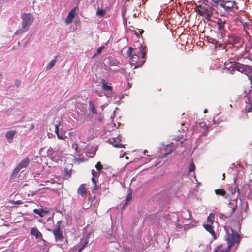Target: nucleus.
Instances as JSON below:
<instances>
[{
    "label": "nucleus",
    "mask_w": 252,
    "mask_h": 252,
    "mask_svg": "<svg viewBox=\"0 0 252 252\" xmlns=\"http://www.w3.org/2000/svg\"><path fill=\"white\" fill-rule=\"evenodd\" d=\"M147 54L146 47L143 45L140 46L139 51H135V49L129 47L126 52V55L129 57V63L131 65H134V68L142 66L145 63V57Z\"/></svg>",
    "instance_id": "obj_1"
},
{
    "label": "nucleus",
    "mask_w": 252,
    "mask_h": 252,
    "mask_svg": "<svg viewBox=\"0 0 252 252\" xmlns=\"http://www.w3.org/2000/svg\"><path fill=\"white\" fill-rule=\"evenodd\" d=\"M213 7L212 2L209 0H206L201 4L196 6L195 10L199 15L204 17L208 20H210V18L213 15Z\"/></svg>",
    "instance_id": "obj_2"
},
{
    "label": "nucleus",
    "mask_w": 252,
    "mask_h": 252,
    "mask_svg": "<svg viewBox=\"0 0 252 252\" xmlns=\"http://www.w3.org/2000/svg\"><path fill=\"white\" fill-rule=\"evenodd\" d=\"M224 229L227 232L226 236V241L228 247L231 248L235 244L239 243L241 239V236L237 231H235L231 226H224Z\"/></svg>",
    "instance_id": "obj_3"
},
{
    "label": "nucleus",
    "mask_w": 252,
    "mask_h": 252,
    "mask_svg": "<svg viewBox=\"0 0 252 252\" xmlns=\"http://www.w3.org/2000/svg\"><path fill=\"white\" fill-rule=\"evenodd\" d=\"M217 5L222 7L225 11L231 10L233 8L238 10L239 7L235 0H218L214 1Z\"/></svg>",
    "instance_id": "obj_4"
},
{
    "label": "nucleus",
    "mask_w": 252,
    "mask_h": 252,
    "mask_svg": "<svg viewBox=\"0 0 252 252\" xmlns=\"http://www.w3.org/2000/svg\"><path fill=\"white\" fill-rule=\"evenodd\" d=\"M230 67L236 69L238 71L247 75L252 72V66L244 65L237 62H230Z\"/></svg>",
    "instance_id": "obj_5"
},
{
    "label": "nucleus",
    "mask_w": 252,
    "mask_h": 252,
    "mask_svg": "<svg viewBox=\"0 0 252 252\" xmlns=\"http://www.w3.org/2000/svg\"><path fill=\"white\" fill-rule=\"evenodd\" d=\"M22 26L25 29H28L33 21V18L31 14L25 13L21 15Z\"/></svg>",
    "instance_id": "obj_6"
},
{
    "label": "nucleus",
    "mask_w": 252,
    "mask_h": 252,
    "mask_svg": "<svg viewBox=\"0 0 252 252\" xmlns=\"http://www.w3.org/2000/svg\"><path fill=\"white\" fill-rule=\"evenodd\" d=\"M61 224V221H58L57 222V227L56 228L54 229L52 231L53 233L55 240L56 241H61L63 240L64 237L63 235V233L60 229V225Z\"/></svg>",
    "instance_id": "obj_7"
},
{
    "label": "nucleus",
    "mask_w": 252,
    "mask_h": 252,
    "mask_svg": "<svg viewBox=\"0 0 252 252\" xmlns=\"http://www.w3.org/2000/svg\"><path fill=\"white\" fill-rule=\"evenodd\" d=\"M121 136H119L116 138H112L109 139V141L110 143L112 144L113 146L117 148H124V145L122 144H121L120 142L121 141V139L120 138Z\"/></svg>",
    "instance_id": "obj_8"
},
{
    "label": "nucleus",
    "mask_w": 252,
    "mask_h": 252,
    "mask_svg": "<svg viewBox=\"0 0 252 252\" xmlns=\"http://www.w3.org/2000/svg\"><path fill=\"white\" fill-rule=\"evenodd\" d=\"M77 9V7H75L69 11L68 16L65 20V22L67 25L70 24L72 22V20L76 13Z\"/></svg>",
    "instance_id": "obj_9"
},
{
    "label": "nucleus",
    "mask_w": 252,
    "mask_h": 252,
    "mask_svg": "<svg viewBox=\"0 0 252 252\" xmlns=\"http://www.w3.org/2000/svg\"><path fill=\"white\" fill-rule=\"evenodd\" d=\"M240 41V37L232 34L228 36V42L229 44L235 45L238 44Z\"/></svg>",
    "instance_id": "obj_10"
},
{
    "label": "nucleus",
    "mask_w": 252,
    "mask_h": 252,
    "mask_svg": "<svg viewBox=\"0 0 252 252\" xmlns=\"http://www.w3.org/2000/svg\"><path fill=\"white\" fill-rule=\"evenodd\" d=\"M87 189L85 187V184H82L79 187L77 193L80 194L82 197L84 199L86 198V194H87Z\"/></svg>",
    "instance_id": "obj_11"
},
{
    "label": "nucleus",
    "mask_w": 252,
    "mask_h": 252,
    "mask_svg": "<svg viewBox=\"0 0 252 252\" xmlns=\"http://www.w3.org/2000/svg\"><path fill=\"white\" fill-rule=\"evenodd\" d=\"M32 235L34 236L36 239H41L42 238V233L36 227H32L30 231Z\"/></svg>",
    "instance_id": "obj_12"
},
{
    "label": "nucleus",
    "mask_w": 252,
    "mask_h": 252,
    "mask_svg": "<svg viewBox=\"0 0 252 252\" xmlns=\"http://www.w3.org/2000/svg\"><path fill=\"white\" fill-rule=\"evenodd\" d=\"M203 226L204 229L212 235L214 239H216L215 232L214 230L213 227L212 226V224H204Z\"/></svg>",
    "instance_id": "obj_13"
},
{
    "label": "nucleus",
    "mask_w": 252,
    "mask_h": 252,
    "mask_svg": "<svg viewBox=\"0 0 252 252\" xmlns=\"http://www.w3.org/2000/svg\"><path fill=\"white\" fill-rule=\"evenodd\" d=\"M30 160L28 158H26L22 160L17 165V169L18 168H20L21 169L23 168H26L29 164Z\"/></svg>",
    "instance_id": "obj_14"
},
{
    "label": "nucleus",
    "mask_w": 252,
    "mask_h": 252,
    "mask_svg": "<svg viewBox=\"0 0 252 252\" xmlns=\"http://www.w3.org/2000/svg\"><path fill=\"white\" fill-rule=\"evenodd\" d=\"M226 20L225 19H219L217 22V25L219 30L222 31L224 29Z\"/></svg>",
    "instance_id": "obj_15"
},
{
    "label": "nucleus",
    "mask_w": 252,
    "mask_h": 252,
    "mask_svg": "<svg viewBox=\"0 0 252 252\" xmlns=\"http://www.w3.org/2000/svg\"><path fill=\"white\" fill-rule=\"evenodd\" d=\"M16 134L15 130H10L8 131L6 134V138L8 142L11 143L12 140Z\"/></svg>",
    "instance_id": "obj_16"
},
{
    "label": "nucleus",
    "mask_w": 252,
    "mask_h": 252,
    "mask_svg": "<svg viewBox=\"0 0 252 252\" xmlns=\"http://www.w3.org/2000/svg\"><path fill=\"white\" fill-rule=\"evenodd\" d=\"M215 194L217 195L221 196L225 198H227V193L223 189H217L215 190Z\"/></svg>",
    "instance_id": "obj_17"
},
{
    "label": "nucleus",
    "mask_w": 252,
    "mask_h": 252,
    "mask_svg": "<svg viewBox=\"0 0 252 252\" xmlns=\"http://www.w3.org/2000/svg\"><path fill=\"white\" fill-rule=\"evenodd\" d=\"M222 245H219L217 246L215 248L214 252H229L231 249V248L227 246L225 248L220 251Z\"/></svg>",
    "instance_id": "obj_18"
},
{
    "label": "nucleus",
    "mask_w": 252,
    "mask_h": 252,
    "mask_svg": "<svg viewBox=\"0 0 252 252\" xmlns=\"http://www.w3.org/2000/svg\"><path fill=\"white\" fill-rule=\"evenodd\" d=\"M33 212L41 217H43L48 213L47 211H44L42 209H35L33 210Z\"/></svg>",
    "instance_id": "obj_19"
},
{
    "label": "nucleus",
    "mask_w": 252,
    "mask_h": 252,
    "mask_svg": "<svg viewBox=\"0 0 252 252\" xmlns=\"http://www.w3.org/2000/svg\"><path fill=\"white\" fill-rule=\"evenodd\" d=\"M66 131H61V133L58 131V133H55L57 135V136L59 139L61 140H64L65 138H67V136L65 135Z\"/></svg>",
    "instance_id": "obj_20"
},
{
    "label": "nucleus",
    "mask_w": 252,
    "mask_h": 252,
    "mask_svg": "<svg viewBox=\"0 0 252 252\" xmlns=\"http://www.w3.org/2000/svg\"><path fill=\"white\" fill-rule=\"evenodd\" d=\"M58 57H59V56H56L55 58L53 60H52V61H50V62L48 64V65L46 67L47 69H51V68H52L55 65L56 62L57 60V58Z\"/></svg>",
    "instance_id": "obj_21"
},
{
    "label": "nucleus",
    "mask_w": 252,
    "mask_h": 252,
    "mask_svg": "<svg viewBox=\"0 0 252 252\" xmlns=\"http://www.w3.org/2000/svg\"><path fill=\"white\" fill-rule=\"evenodd\" d=\"M89 111L92 112L93 114H95L96 113V110L95 108L94 103L92 101H89Z\"/></svg>",
    "instance_id": "obj_22"
},
{
    "label": "nucleus",
    "mask_w": 252,
    "mask_h": 252,
    "mask_svg": "<svg viewBox=\"0 0 252 252\" xmlns=\"http://www.w3.org/2000/svg\"><path fill=\"white\" fill-rule=\"evenodd\" d=\"M102 88L104 91H109L111 92H112L113 90L112 87L107 85L105 82H103Z\"/></svg>",
    "instance_id": "obj_23"
},
{
    "label": "nucleus",
    "mask_w": 252,
    "mask_h": 252,
    "mask_svg": "<svg viewBox=\"0 0 252 252\" xmlns=\"http://www.w3.org/2000/svg\"><path fill=\"white\" fill-rule=\"evenodd\" d=\"M215 215L214 214H210L207 218V222L208 224H213L214 221Z\"/></svg>",
    "instance_id": "obj_24"
},
{
    "label": "nucleus",
    "mask_w": 252,
    "mask_h": 252,
    "mask_svg": "<svg viewBox=\"0 0 252 252\" xmlns=\"http://www.w3.org/2000/svg\"><path fill=\"white\" fill-rule=\"evenodd\" d=\"M181 125L182 126H185L184 127V128H182L181 130V131L182 132L185 133V132L188 131L189 127V125L186 124V123H184V122L181 123Z\"/></svg>",
    "instance_id": "obj_25"
},
{
    "label": "nucleus",
    "mask_w": 252,
    "mask_h": 252,
    "mask_svg": "<svg viewBox=\"0 0 252 252\" xmlns=\"http://www.w3.org/2000/svg\"><path fill=\"white\" fill-rule=\"evenodd\" d=\"M95 167L96 169H97V170L98 171V174H99L100 171L103 169V166L101 164V162L100 161L98 162L97 163V164L95 165Z\"/></svg>",
    "instance_id": "obj_26"
},
{
    "label": "nucleus",
    "mask_w": 252,
    "mask_h": 252,
    "mask_svg": "<svg viewBox=\"0 0 252 252\" xmlns=\"http://www.w3.org/2000/svg\"><path fill=\"white\" fill-rule=\"evenodd\" d=\"M61 122L60 121H56V123H55V133H58V131H59V127L60 126Z\"/></svg>",
    "instance_id": "obj_27"
},
{
    "label": "nucleus",
    "mask_w": 252,
    "mask_h": 252,
    "mask_svg": "<svg viewBox=\"0 0 252 252\" xmlns=\"http://www.w3.org/2000/svg\"><path fill=\"white\" fill-rule=\"evenodd\" d=\"M195 164H194L193 162L192 161L189 166L188 171L189 173H191V172L194 171L195 170Z\"/></svg>",
    "instance_id": "obj_28"
},
{
    "label": "nucleus",
    "mask_w": 252,
    "mask_h": 252,
    "mask_svg": "<svg viewBox=\"0 0 252 252\" xmlns=\"http://www.w3.org/2000/svg\"><path fill=\"white\" fill-rule=\"evenodd\" d=\"M88 240L87 239L81 240L80 243V247H83V249L88 244Z\"/></svg>",
    "instance_id": "obj_29"
},
{
    "label": "nucleus",
    "mask_w": 252,
    "mask_h": 252,
    "mask_svg": "<svg viewBox=\"0 0 252 252\" xmlns=\"http://www.w3.org/2000/svg\"><path fill=\"white\" fill-rule=\"evenodd\" d=\"M237 189V187L235 186H231L229 187V190L231 191V194H233L235 193Z\"/></svg>",
    "instance_id": "obj_30"
},
{
    "label": "nucleus",
    "mask_w": 252,
    "mask_h": 252,
    "mask_svg": "<svg viewBox=\"0 0 252 252\" xmlns=\"http://www.w3.org/2000/svg\"><path fill=\"white\" fill-rule=\"evenodd\" d=\"M27 30H28L27 29H23V26H22V28L20 29H19L16 31V34H20L27 31Z\"/></svg>",
    "instance_id": "obj_31"
},
{
    "label": "nucleus",
    "mask_w": 252,
    "mask_h": 252,
    "mask_svg": "<svg viewBox=\"0 0 252 252\" xmlns=\"http://www.w3.org/2000/svg\"><path fill=\"white\" fill-rule=\"evenodd\" d=\"M120 64V62L118 61L114 60L111 61V64L112 65L118 66Z\"/></svg>",
    "instance_id": "obj_32"
},
{
    "label": "nucleus",
    "mask_w": 252,
    "mask_h": 252,
    "mask_svg": "<svg viewBox=\"0 0 252 252\" xmlns=\"http://www.w3.org/2000/svg\"><path fill=\"white\" fill-rule=\"evenodd\" d=\"M131 199V194L129 193L125 199V205H126Z\"/></svg>",
    "instance_id": "obj_33"
},
{
    "label": "nucleus",
    "mask_w": 252,
    "mask_h": 252,
    "mask_svg": "<svg viewBox=\"0 0 252 252\" xmlns=\"http://www.w3.org/2000/svg\"><path fill=\"white\" fill-rule=\"evenodd\" d=\"M72 148L74 149L76 152H78V144L77 143L75 142L72 144Z\"/></svg>",
    "instance_id": "obj_34"
},
{
    "label": "nucleus",
    "mask_w": 252,
    "mask_h": 252,
    "mask_svg": "<svg viewBox=\"0 0 252 252\" xmlns=\"http://www.w3.org/2000/svg\"><path fill=\"white\" fill-rule=\"evenodd\" d=\"M97 15L101 16H103L105 13V12L103 9L98 10L97 11Z\"/></svg>",
    "instance_id": "obj_35"
},
{
    "label": "nucleus",
    "mask_w": 252,
    "mask_h": 252,
    "mask_svg": "<svg viewBox=\"0 0 252 252\" xmlns=\"http://www.w3.org/2000/svg\"><path fill=\"white\" fill-rule=\"evenodd\" d=\"M252 111V104H251L250 105L247 106L246 108L245 111L246 112H250Z\"/></svg>",
    "instance_id": "obj_36"
},
{
    "label": "nucleus",
    "mask_w": 252,
    "mask_h": 252,
    "mask_svg": "<svg viewBox=\"0 0 252 252\" xmlns=\"http://www.w3.org/2000/svg\"><path fill=\"white\" fill-rule=\"evenodd\" d=\"M244 29H247L249 28V26H250L249 22H244L243 24Z\"/></svg>",
    "instance_id": "obj_37"
},
{
    "label": "nucleus",
    "mask_w": 252,
    "mask_h": 252,
    "mask_svg": "<svg viewBox=\"0 0 252 252\" xmlns=\"http://www.w3.org/2000/svg\"><path fill=\"white\" fill-rule=\"evenodd\" d=\"M92 174L93 175V177H96L98 175H99V174H98V172L97 173L96 171H95L94 169H93L92 170Z\"/></svg>",
    "instance_id": "obj_38"
},
{
    "label": "nucleus",
    "mask_w": 252,
    "mask_h": 252,
    "mask_svg": "<svg viewBox=\"0 0 252 252\" xmlns=\"http://www.w3.org/2000/svg\"><path fill=\"white\" fill-rule=\"evenodd\" d=\"M104 48V47H103V46L98 48L97 49V52H96V53H95V55L99 54L101 52L102 49H103Z\"/></svg>",
    "instance_id": "obj_39"
},
{
    "label": "nucleus",
    "mask_w": 252,
    "mask_h": 252,
    "mask_svg": "<svg viewBox=\"0 0 252 252\" xmlns=\"http://www.w3.org/2000/svg\"><path fill=\"white\" fill-rule=\"evenodd\" d=\"M248 77V78H249V80H250V83H251V85H252L251 87L252 88V75H249V74H248L247 75Z\"/></svg>",
    "instance_id": "obj_40"
},
{
    "label": "nucleus",
    "mask_w": 252,
    "mask_h": 252,
    "mask_svg": "<svg viewBox=\"0 0 252 252\" xmlns=\"http://www.w3.org/2000/svg\"><path fill=\"white\" fill-rule=\"evenodd\" d=\"M91 180L93 183L94 184L95 186L96 187V182L94 177H93ZM94 189H96V187H95Z\"/></svg>",
    "instance_id": "obj_41"
},
{
    "label": "nucleus",
    "mask_w": 252,
    "mask_h": 252,
    "mask_svg": "<svg viewBox=\"0 0 252 252\" xmlns=\"http://www.w3.org/2000/svg\"><path fill=\"white\" fill-rule=\"evenodd\" d=\"M14 204H17V205H19V204H22V202L20 200H18V201H14Z\"/></svg>",
    "instance_id": "obj_42"
},
{
    "label": "nucleus",
    "mask_w": 252,
    "mask_h": 252,
    "mask_svg": "<svg viewBox=\"0 0 252 252\" xmlns=\"http://www.w3.org/2000/svg\"><path fill=\"white\" fill-rule=\"evenodd\" d=\"M169 153H170V152H167V153H164V154L162 155V158H165L167 157V156H168V155Z\"/></svg>",
    "instance_id": "obj_43"
},
{
    "label": "nucleus",
    "mask_w": 252,
    "mask_h": 252,
    "mask_svg": "<svg viewBox=\"0 0 252 252\" xmlns=\"http://www.w3.org/2000/svg\"><path fill=\"white\" fill-rule=\"evenodd\" d=\"M21 170L20 168H18V169H17V166L15 168L14 170V172L15 173H17L20 170Z\"/></svg>",
    "instance_id": "obj_44"
},
{
    "label": "nucleus",
    "mask_w": 252,
    "mask_h": 252,
    "mask_svg": "<svg viewBox=\"0 0 252 252\" xmlns=\"http://www.w3.org/2000/svg\"><path fill=\"white\" fill-rule=\"evenodd\" d=\"M83 249V247H80V248L78 250V252H81Z\"/></svg>",
    "instance_id": "obj_45"
},
{
    "label": "nucleus",
    "mask_w": 252,
    "mask_h": 252,
    "mask_svg": "<svg viewBox=\"0 0 252 252\" xmlns=\"http://www.w3.org/2000/svg\"><path fill=\"white\" fill-rule=\"evenodd\" d=\"M34 128V125L33 124L32 125L31 129H33Z\"/></svg>",
    "instance_id": "obj_46"
},
{
    "label": "nucleus",
    "mask_w": 252,
    "mask_h": 252,
    "mask_svg": "<svg viewBox=\"0 0 252 252\" xmlns=\"http://www.w3.org/2000/svg\"><path fill=\"white\" fill-rule=\"evenodd\" d=\"M20 82H18V83H16V85H17V86H19L20 85Z\"/></svg>",
    "instance_id": "obj_47"
},
{
    "label": "nucleus",
    "mask_w": 252,
    "mask_h": 252,
    "mask_svg": "<svg viewBox=\"0 0 252 252\" xmlns=\"http://www.w3.org/2000/svg\"><path fill=\"white\" fill-rule=\"evenodd\" d=\"M144 32V31L143 30H141V32H140V33L141 34H142V33Z\"/></svg>",
    "instance_id": "obj_48"
},
{
    "label": "nucleus",
    "mask_w": 252,
    "mask_h": 252,
    "mask_svg": "<svg viewBox=\"0 0 252 252\" xmlns=\"http://www.w3.org/2000/svg\"><path fill=\"white\" fill-rule=\"evenodd\" d=\"M222 177H223V179H224V178H225V173H224L223 174Z\"/></svg>",
    "instance_id": "obj_49"
},
{
    "label": "nucleus",
    "mask_w": 252,
    "mask_h": 252,
    "mask_svg": "<svg viewBox=\"0 0 252 252\" xmlns=\"http://www.w3.org/2000/svg\"><path fill=\"white\" fill-rule=\"evenodd\" d=\"M188 212L189 213V217H190V212L189 210H188Z\"/></svg>",
    "instance_id": "obj_50"
},
{
    "label": "nucleus",
    "mask_w": 252,
    "mask_h": 252,
    "mask_svg": "<svg viewBox=\"0 0 252 252\" xmlns=\"http://www.w3.org/2000/svg\"><path fill=\"white\" fill-rule=\"evenodd\" d=\"M234 211V208H233V209H232V212H233Z\"/></svg>",
    "instance_id": "obj_51"
},
{
    "label": "nucleus",
    "mask_w": 252,
    "mask_h": 252,
    "mask_svg": "<svg viewBox=\"0 0 252 252\" xmlns=\"http://www.w3.org/2000/svg\"><path fill=\"white\" fill-rule=\"evenodd\" d=\"M230 68H231V67H229V71H231V69H230Z\"/></svg>",
    "instance_id": "obj_52"
}]
</instances>
